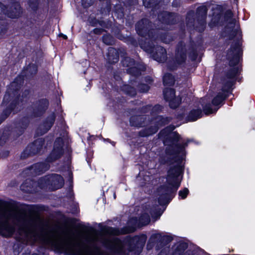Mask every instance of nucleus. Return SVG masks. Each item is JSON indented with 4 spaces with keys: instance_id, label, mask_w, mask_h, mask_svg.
I'll return each instance as SVG.
<instances>
[{
    "instance_id": "obj_1",
    "label": "nucleus",
    "mask_w": 255,
    "mask_h": 255,
    "mask_svg": "<svg viewBox=\"0 0 255 255\" xmlns=\"http://www.w3.org/2000/svg\"><path fill=\"white\" fill-rule=\"evenodd\" d=\"M193 139L187 140L178 143L174 157H160V163L163 164H176L170 166L167 172L166 183L161 185L157 188L158 192V203L161 206L167 205L175 196L176 193L181 184L178 180L180 175H183L185 169V162L187 155L186 147Z\"/></svg>"
},
{
    "instance_id": "obj_2",
    "label": "nucleus",
    "mask_w": 255,
    "mask_h": 255,
    "mask_svg": "<svg viewBox=\"0 0 255 255\" xmlns=\"http://www.w3.org/2000/svg\"><path fill=\"white\" fill-rule=\"evenodd\" d=\"M242 41L237 38L233 41L227 51V59L229 61L230 68L224 72L222 85L226 92L233 91L238 80V77L242 71V66H238L243 61V49Z\"/></svg>"
},
{
    "instance_id": "obj_3",
    "label": "nucleus",
    "mask_w": 255,
    "mask_h": 255,
    "mask_svg": "<svg viewBox=\"0 0 255 255\" xmlns=\"http://www.w3.org/2000/svg\"><path fill=\"white\" fill-rule=\"evenodd\" d=\"M147 239L145 234L126 236L123 240L118 237L101 239L100 243L103 247L113 255H126L125 247L129 252L139 254L141 252Z\"/></svg>"
},
{
    "instance_id": "obj_4",
    "label": "nucleus",
    "mask_w": 255,
    "mask_h": 255,
    "mask_svg": "<svg viewBox=\"0 0 255 255\" xmlns=\"http://www.w3.org/2000/svg\"><path fill=\"white\" fill-rule=\"evenodd\" d=\"M50 105L47 98H39L31 103L28 108L29 116H23L15 121L14 127L12 129L13 136L17 138L21 136L28 128L30 118H41L46 114Z\"/></svg>"
},
{
    "instance_id": "obj_5",
    "label": "nucleus",
    "mask_w": 255,
    "mask_h": 255,
    "mask_svg": "<svg viewBox=\"0 0 255 255\" xmlns=\"http://www.w3.org/2000/svg\"><path fill=\"white\" fill-rule=\"evenodd\" d=\"M65 142L61 137H57L55 139L52 149L45 158V161L38 162L30 166L29 169L32 170L36 175H41L50 168L49 163H53L62 157L64 153V146Z\"/></svg>"
},
{
    "instance_id": "obj_6",
    "label": "nucleus",
    "mask_w": 255,
    "mask_h": 255,
    "mask_svg": "<svg viewBox=\"0 0 255 255\" xmlns=\"http://www.w3.org/2000/svg\"><path fill=\"white\" fill-rule=\"evenodd\" d=\"M24 83V79L20 76L16 77L13 81L10 83L6 89L5 94L4 95L2 104L8 106L10 102L17 96L19 97L18 104L16 105L15 108L12 112L14 114L17 113L20 111L18 106L20 104L22 103L23 100H28L30 98L31 91L30 89H26L22 92L21 96L20 94V90Z\"/></svg>"
},
{
    "instance_id": "obj_7",
    "label": "nucleus",
    "mask_w": 255,
    "mask_h": 255,
    "mask_svg": "<svg viewBox=\"0 0 255 255\" xmlns=\"http://www.w3.org/2000/svg\"><path fill=\"white\" fill-rule=\"evenodd\" d=\"M174 128V126L171 125L161 129L158 133V138L166 146V155L172 157H174L178 143L182 139L181 135L177 131H173Z\"/></svg>"
},
{
    "instance_id": "obj_8",
    "label": "nucleus",
    "mask_w": 255,
    "mask_h": 255,
    "mask_svg": "<svg viewBox=\"0 0 255 255\" xmlns=\"http://www.w3.org/2000/svg\"><path fill=\"white\" fill-rule=\"evenodd\" d=\"M189 50L190 51L188 53L187 45L183 40H180L177 43L175 49L173 67H177L178 66L185 64L187 60L188 54L192 61L196 60L198 53L196 45L194 42L191 44Z\"/></svg>"
},
{
    "instance_id": "obj_9",
    "label": "nucleus",
    "mask_w": 255,
    "mask_h": 255,
    "mask_svg": "<svg viewBox=\"0 0 255 255\" xmlns=\"http://www.w3.org/2000/svg\"><path fill=\"white\" fill-rule=\"evenodd\" d=\"M52 249L56 253H64L65 255H81L80 250H74L75 248L81 247L79 243H72L68 240L59 241H47Z\"/></svg>"
},
{
    "instance_id": "obj_10",
    "label": "nucleus",
    "mask_w": 255,
    "mask_h": 255,
    "mask_svg": "<svg viewBox=\"0 0 255 255\" xmlns=\"http://www.w3.org/2000/svg\"><path fill=\"white\" fill-rule=\"evenodd\" d=\"M38 184L41 189H48L50 191H54L63 187L64 180L61 175L52 173L41 177Z\"/></svg>"
},
{
    "instance_id": "obj_11",
    "label": "nucleus",
    "mask_w": 255,
    "mask_h": 255,
    "mask_svg": "<svg viewBox=\"0 0 255 255\" xmlns=\"http://www.w3.org/2000/svg\"><path fill=\"white\" fill-rule=\"evenodd\" d=\"M154 120H155L154 125L145 128L138 132V135L139 137H148L156 133L160 128L168 125L172 121V118L158 115L154 118Z\"/></svg>"
},
{
    "instance_id": "obj_12",
    "label": "nucleus",
    "mask_w": 255,
    "mask_h": 255,
    "mask_svg": "<svg viewBox=\"0 0 255 255\" xmlns=\"http://www.w3.org/2000/svg\"><path fill=\"white\" fill-rule=\"evenodd\" d=\"M22 7L16 0L11 1L9 5L4 4L0 1V20H3L4 15L11 19L18 18L22 14Z\"/></svg>"
},
{
    "instance_id": "obj_13",
    "label": "nucleus",
    "mask_w": 255,
    "mask_h": 255,
    "mask_svg": "<svg viewBox=\"0 0 255 255\" xmlns=\"http://www.w3.org/2000/svg\"><path fill=\"white\" fill-rule=\"evenodd\" d=\"M45 140L43 137L37 138L27 144L20 154V159H25L29 157L41 154L43 149L46 148Z\"/></svg>"
},
{
    "instance_id": "obj_14",
    "label": "nucleus",
    "mask_w": 255,
    "mask_h": 255,
    "mask_svg": "<svg viewBox=\"0 0 255 255\" xmlns=\"http://www.w3.org/2000/svg\"><path fill=\"white\" fill-rule=\"evenodd\" d=\"M136 33L141 37L152 38L154 36V29L152 22L148 18H142L135 24Z\"/></svg>"
},
{
    "instance_id": "obj_15",
    "label": "nucleus",
    "mask_w": 255,
    "mask_h": 255,
    "mask_svg": "<svg viewBox=\"0 0 255 255\" xmlns=\"http://www.w3.org/2000/svg\"><path fill=\"white\" fill-rule=\"evenodd\" d=\"M16 204V202L14 201L13 203H10L0 199V207L11 206L15 207ZM3 217V215L0 213V235L4 237H10L14 233L15 228L7 221H2Z\"/></svg>"
},
{
    "instance_id": "obj_16",
    "label": "nucleus",
    "mask_w": 255,
    "mask_h": 255,
    "mask_svg": "<svg viewBox=\"0 0 255 255\" xmlns=\"http://www.w3.org/2000/svg\"><path fill=\"white\" fill-rule=\"evenodd\" d=\"M102 232L108 235L118 236L122 235H127L135 232L136 229L133 226H126L120 229L107 225H103L102 223L98 225Z\"/></svg>"
},
{
    "instance_id": "obj_17",
    "label": "nucleus",
    "mask_w": 255,
    "mask_h": 255,
    "mask_svg": "<svg viewBox=\"0 0 255 255\" xmlns=\"http://www.w3.org/2000/svg\"><path fill=\"white\" fill-rule=\"evenodd\" d=\"M144 49L152 55L154 60L158 62H164L167 60V51L162 46L155 47L152 43L145 42Z\"/></svg>"
},
{
    "instance_id": "obj_18",
    "label": "nucleus",
    "mask_w": 255,
    "mask_h": 255,
    "mask_svg": "<svg viewBox=\"0 0 255 255\" xmlns=\"http://www.w3.org/2000/svg\"><path fill=\"white\" fill-rule=\"evenodd\" d=\"M56 116L54 112L48 115L38 126L36 133L38 135H43L46 133L54 125Z\"/></svg>"
},
{
    "instance_id": "obj_19",
    "label": "nucleus",
    "mask_w": 255,
    "mask_h": 255,
    "mask_svg": "<svg viewBox=\"0 0 255 255\" xmlns=\"http://www.w3.org/2000/svg\"><path fill=\"white\" fill-rule=\"evenodd\" d=\"M158 20L162 24L172 25L177 22V14L174 12L162 11L158 14Z\"/></svg>"
},
{
    "instance_id": "obj_20",
    "label": "nucleus",
    "mask_w": 255,
    "mask_h": 255,
    "mask_svg": "<svg viewBox=\"0 0 255 255\" xmlns=\"http://www.w3.org/2000/svg\"><path fill=\"white\" fill-rule=\"evenodd\" d=\"M126 34H124L120 29L117 30L115 32L116 37L119 40L126 43L127 45L136 48L138 45V41L135 37L131 35L130 31L126 29Z\"/></svg>"
},
{
    "instance_id": "obj_21",
    "label": "nucleus",
    "mask_w": 255,
    "mask_h": 255,
    "mask_svg": "<svg viewBox=\"0 0 255 255\" xmlns=\"http://www.w3.org/2000/svg\"><path fill=\"white\" fill-rule=\"evenodd\" d=\"M64 222L67 224L73 227H76L77 228L85 232H95L96 229L91 226H86L84 224L79 223L76 225V222L78 220L75 218L66 217L63 215Z\"/></svg>"
},
{
    "instance_id": "obj_22",
    "label": "nucleus",
    "mask_w": 255,
    "mask_h": 255,
    "mask_svg": "<svg viewBox=\"0 0 255 255\" xmlns=\"http://www.w3.org/2000/svg\"><path fill=\"white\" fill-rule=\"evenodd\" d=\"M37 184L33 179H26L20 185V190L26 193H36L38 192Z\"/></svg>"
},
{
    "instance_id": "obj_23",
    "label": "nucleus",
    "mask_w": 255,
    "mask_h": 255,
    "mask_svg": "<svg viewBox=\"0 0 255 255\" xmlns=\"http://www.w3.org/2000/svg\"><path fill=\"white\" fill-rule=\"evenodd\" d=\"M130 11L126 8L124 4H116L114 8V14L116 18L121 20L122 22H124V19L126 18V16L129 17L130 14Z\"/></svg>"
},
{
    "instance_id": "obj_24",
    "label": "nucleus",
    "mask_w": 255,
    "mask_h": 255,
    "mask_svg": "<svg viewBox=\"0 0 255 255\" xmlns=\"http://www.w3.org/2000/svg\"><path fill=\"white\" fill-rule=\"evenodd\" d=\"M19 97L17 95L10 102V104L5 107L0 114V125L10 116L12 112L18 104Z\"/></svg>"
},
{
    "instance_id": "obj_25",
    "label": "nucleus",
    "mask_w": 255,
    "mask_h": 255,
    "mask_svg": "<svg viewBox=\"0 0 255 255\" xmlns=\"http://www.w3.org/2000/svg\"><path fill=\"white\" fill-rule=\"evenodd\" d=\"M84 242L89 245L91 249L87 251L88 255H104V253L101 248L96 243L95 240L91 238L85 239Z\"/></svg>"
},
{
    "instance_id": "obj_26",
    "label": "nucleus",
    "mask_w": 255,
    "mask_h": 255,
    "mask_svg": "<svg viewBox=\"0 0 255 255\" xmlns=\"http://www.w3.org/2000/svg\"><path fill=\"white\" fill-rule=\"evenodd\" d=\"M173 238L170 235L162 236L161 234H152L149 239L152 242L157 241L162 246H165L172 241Z\"/></svg>"
},
{
    "instance_id": "obj_27",
    "label": "nucleus",
    "mask_w": 255,
    "mask_h": 255,
    "mask_svg": "<svg viewBox=\"0 0 255 255\" xmlns=\"http://www.w3.org/2000/svg\"><path fill=\"white\" fill-rule=\"evenodd\" d=\"M222 92H219L214 97L212 100V104L215 106H218L221 104H224L225 100L228 98L230 95L233 94V91L226 92L223 90V86L221 89Z\"/></svg>"
},
{
    "instance_id": "obj_28",
    "label": "nucleus",
    "mask_w": 255,
    "mask_h": 255,
    "mask_svg": "<svg viewBox=\"0 0 255 255\" xmlns=\"http://www.w3.org/2000/svg\"><path fill=\"white\" fill-rule=\"evenodd\" d=\"M146 70V66L142 63L137 62L135 65L128 68L127 72L132 76L138 77L141 74L142 72Z\"/></svg>"
},
{
    "instance_id": "obj_29",
    "label": "nucleus",
    "mask_w": 255,
    "mask_h": 255,
    "mask_svg": "<svg viewBox=\"0 0 255 255\" xmlns=\"http://www.w3.org/2000/svg\"><path fill=\"white\" fill-rule=\"evenodd\" d=\"M146 118L141 115H132L129 119L131 127L141 128L144 126Z\"/></svg>"
},
{
    "instance_id": "obj_30",
    "label": "nucleus",
    "mask_w": 255,
    "mask_h": 255,
    "mask_svg": "<svg viewBox=\"0 0 255 255\" xmlns=\"http://www.w3.org/2000/svg\"><path fill=\"white\" fill-rule=\"evenodd\" d=\"M203 116L202 110L200 108L193 109L188 113L185 118L186 122H195Z\"/></svg>"
},
{
    "instance_id": "obj_31",
    "label": "nucleus",
    "mask_w": 255,
    "mask_h": 255,
    "mask_svg": "<svg viewBox=\"0 0 255 255\" xmlns=\"http://www.w3.org/2000/svg\"><path fill=\"white\" fill-rule=\"evenodd\" d=\"M107 60L111 64H115L119 61V52L115 48L110 47L108 48Z\"/></svg>"
},
{
    "instance_id": "obj_32",
    "label": "nucleus",
    "mask_w": 255,
    "mask_h": 255,
    "mask_svg": "<svg viewBox=\"0 0 255 255\" xmlns=\"http://www.w3.org/2000/svg\"><path fill=\"white\" fill-rule=\"evenodd\" d=\"M38 72V66L35 63H29L26 67L25 76L28 79L33 78Z\"/></svg>"
},
{
    "instance_id": "obj_33",
    "label": "nucleus",
    "mask_w": 255,
    "mask_h": 255,
    "mask_svg": "<svg viewBox=\"0 0 255 255\" xmlns=\"http://www.w3.org/2000/svg\"><path fill=\"white\" fill-rule=\"evenodd\" d=\"M188 247V243L183 241H180L178 243L171 255H186V254L184 253V252Z\"/></svg>"
},
{
    "instance_id": "obj_34",
    "label": "nucleus",
    "mask_w": 255,
    "mask_h": 255,
    "mask_svg": "<svg viewBox=\"0 0 255 255\" xmlns=\"http://www.w3.org/2000/svg\"><path fill=\"white\" fill-rule=\"evenodd\" d=\"M165 101L168 103L169 107L170 109L175 110L177 109L181 104L182 98L179 96H175L171 99Z\"/></svg>"
},
{
    "instance_id": "obj_35",
    "label": "nucleus",
    "mask_w": 255,
    "mask_h": 255,
    "mask_svg": "<svg viewBox=\"0 0 255 255\" xmlns=\"http://www.w3.org/2000/svg\"><path fill=\"white\" fill-rule=\"evenodd\" d=\"M25 208L21 209L22 212H28L29 213H38L42 210V207L38 205H23Z\"/></svg>"
},
{
    "instance_id": "obj_36",
    "label": "nucleus",
    "mask_w": 255,
    "mask_h": 255,
    "mask_svg": "<svg viewBox=\"0 0 255 255\" xmlns=\"http://www.w3.org/2000/svg\"><path fill=\"white\" fill-rule=\"evenodd\" d=\"M161 0H143V5L146 8L154 10L158 8Z\"/></svg>"
},
{
    "instance_id": "obj_37",
    "label": "nucleus",
    "mask_w": 255,
    "mask_h": 255,
    "mask_svg": "<svg viewBox=\"0 0 255 255\" xmlns=\"http://www.w3.org/2000/svg\"><path fill=\"white\" fill-rule=\"evenodd\" d=\"M207 8L206 6L201 5L196 9V19H206L207 14Z\"/></svg>"
},
{
    "instance_id": "obj_38",
    "label": "nucleus",
    "mask_w": 255,
    "mask_h": 255,
    "mask_svg": "<svg viewBox=\"0 0 255 255\" xmlns=\"http://www.w3.org/2000/svg\"><path fill=\"white\" fill-rule=\"evenodd\" d=\"M175 78L171 73H167L163 77V84L164 86H171L174 84Z\"/></svg>"
},
{
    "instance_id": "obj_39",
    "label": "nucleus",
    "mask_w": 255,
    "mask_h": 255,
    "mask_svg": "<svg viewBox=\"0 0 255 255\" xmlns=\"http://www.w3.org/2000/svg\"><path fill=\"white\" fill-rule=\"evenodd\" d=\"M175 90L172 88H165L163 90V98L165 101L171 99L175 95Z\"/></svg>"
},
{
    "instance_id": "obj_40",
    "label": "nucleus",
    "mask_w": 255,
    "mask_h": 255,
    "mask_svg": "<svg viewBox=\"0 0 255 255\" xmlns=\"http://www.w3.org/2000/svg\"><path fill=\"white\" fill-rule=\"evenodd\" d=\"M197 24L195 27V29L200 32L202 33L204 31L206 27V19H196Z\"/></svg>"
},
{
    "instance_id": "obj_41",
    "label": "nucleus",
    "mask_w": 255,
    "mask_h": 255,
    "mask_svg": "<svg viewBox=\"0 0 255 255\" xmlns=\"http://www.w3.org/2000/svg\"><path fill=\"white\" fill-rule=\"evenodd\" d=\"M136 62H137L133 58L128 56L123 57L121 61L123 66L128 67V68L135 65Z\"/></svg>"
},
{
    "instance_id": "obj_42",
    "label": "nucleus",
    "mask_w": 255,
    "mask_h": 255,
    "mask_svg": "<svg viewBox=\"0 0 255 255\" xmlns=\"http://www.w3.org/2000/svg\"><path fill=\"white\" fill-rule=\"evenodd\" d=\"M212 103L211 104L210 103H208L206 104L204 106H203L202 112H203L205 115L209 116L211 114L216 113L217 111H218L219 108H215L214 109H213L212 108Z\"/></svg>"
},
{
    "instance_id": "obj_43",
    "label": "nucleus",
    "mask_w": 255,
    "mask_h": 255,
    "mask_svg": "<svg viewBox=\"0 0 255 255\" xmlns=\"http://www.w3.org/2000/svg\"><path fill=\"white\" fill-rule=\"evenodd\" d=\"M232 30L228 33L229 39L231 40H234L233 41H234V40H236L237 38H239V39L242 42V34L241 30H240L239 31V36L234 39L239 31L237 29L234 28V26L232 27Z\"/></svg>"
},
{
    "instance_id": "obj_44",
    "label": "nucleus",
    "mask_w": 255,
    "mask_h": 255,
    "mask_svg": "<svg viewBox=\"0 0 255 255\" xmlns=\"http://www.w3.org/2000/svg\"><path fill=\"white\" fill-rule=\"evenodd\" d=\"M27 4L31 11L36 13L39 9V0H28Z\"/></svg>"
},
{
    "instance_id": "obj_45",
    "label": "nucleus",
    "mask_w": 255,
    "mask_h": 255,
    "mask_svg": "<svg viewBox=\"0 0 255 255\" xmlns=\"http://www.w3.org/2000/svg\"><path fill=\"white\" fill-rule=\"evenodd\" d=\"M100 1L103 2L101 10L102 12H105L109 14L111 10V0H99Z\"/></svg>"
},
{
    "instance_id": "obj_46",
    "label": "nucleus",
    "mask_w": 255,
    "mask_h": 255,
    "mask_svg": "<svg viewBox=\"0 0 255 255\" xmlns=\"http://www.w3.org/2000/svg\"><path fill=\"white\" fill-rule=\"evenodd\" d=\"M123 90L125 93L130 96H134L136 95L135 89L129 85H125L123 87Z\"/></svg>"
},
{
    "instance_id": "obj_47",
    "label": "nucleus",
    "mask_w": 255,
    "mask_h": 255,
    "mask_svg": "<svg viewBox=\"0 0 255 255\" xmlns=\"http://www.w3.org/2000/svg\"><path fill=\"white\" fill-rule=\"evenodd\" d=\"M124 6L130 11L131 9H134V6L137 3V0H124L123 1Z\"/></svg>"
},
{
    "instance_id": "obj_48",
    "label": "nucleus",
    "mask_w": 255,
    "mask_h": 255,
    "mask_svg": "<svg viewBox=\"0 0 255 255\" xmlns=\"http://www.w3.org/2000/svg\"><path fill=\"white\" fill-rule=\"evenodd\" d=\"M163 107L159 104H156L151 107L150 115L152 116L156 115L161 112Z\"/></svg>"
},
{
    "instance_id": "obj_49",
    "label": "nucleus",
    "mask_w": 255,
    "mask_h": 255,
    "mask_svg": "<svg viewBox=\"0 0 255 255\" xmlns=\"http://www.w3.org/2000/svg\"><path fill=\"white\" fill-rule=\"evenodd\" d=\"M9 133L8 131L4 130L1 134H0V145L3 146L7 142L9 138Z\"/></svg>"
},
{
    "instance_id": "obj_50",
    "label": "nucleus",
    "mask_w": 255,
    "mask_h": 255,
    "mask_svg": "<svg viewBox=\"0 0 255 255\" xmlns=\"http://www.w3.org/2000/svg\"><path fill=\"white\" fill-rule=\"evenodd\" d=\"M137 88L140 93H146L149 90L150 87L148 84L140 83L137 85Z\"/></svg>"
},
{
    "instance_id": "obj_51",
    "label": "nucleus",
    "mask_w": 255,
    "mask_h": 255,
    "mask_svg": "<svg viewBox=\"0 0 255 255\" xmlns=\"http://www.w3.org/2000/svg\"><path fill=\"white\" fill-rule=\"evenodd\" d=\"M189 194V189L184 187L183 189L179 190L178 192L179 199H185Z\"/></svg>"
},
{
    "instance_id": "obj_52",
    "label": "nucleus",
    "mask_w": 255,
    "mask_h": 255,
    "mask_svg": "<svg viewBox=\"0 0 255 255\" xmlns=\"http://www.w3.org/2000/svg\"><path fill=\"white\" fill-rule=\"evenodd\" d=\"M69 182V190H71L72 192H73V173L71 171H70L68 172V179ZM72 196H73V193H72Z\"/></svg>"
},
{
    "instance_id": "obj_53",
    "label": "nucleus",
    "mask_w": 255,
    "mask_h": 255,
    "mask_svg": "<svg viewBox=\"0 0 255 255\" xmlns=\"http://www.w3.org/2000/svg\"><path fill=\"white\" fill-rule=\"evenodd\" d=\"M95 0H81L82 6L84 8H88L92 5Z\"/></svg>"
},
{
    "instance_id": "obj_54",
    "label": "nucleus",
    "mask_w": 255,
    "mask_h": 255,
    "mask_svg": "<svg viewBox=\"0 0 255 255\" xmlns=\"http://www.w3.org/2000/svg\"><path fill=\"white\" fill-rule=\"evenodd\" d=\"M233 12L231 9H227L224 13V18L226 21H228L229 19L233 17Z\"/></svg>"
},
{
    "instance_id": "obj_55",
    "label": "nucleus",
    "mask_w": 255,
    "mask_h": 255,
    "mask_svg": "<svg viewBox=\"0 0 255 255\" xmlns=\"http://www.w3.org/2000/svg\"><path fill=\"white\" fill-rule=\"evenodd\" d=\"M152 105L150 104L146 105L141 107L139 109L140 113L142 114H146L151 112Z\"/></svg>"
},
{
    "instance_id": "obj_56",
    "label": "nucleus",
    "mask_w": 255,
    "mask_h": 255,
    "mask_svg": "<svg viewBox=\"0 0 255 255\" xmlns=\"http://www.w3.org/2000/svg\"><path fill=\"white\" fill-rule=\"evenodd\" d=\"M111 36L109 35H104L102 37L103 42L107 45H111Z\"/></svg>"
},
{
    "instance_id": "obj_57",
    "label": "nucleus",
    "mask_w": 255,
    "mask_h": 255,
    "mask_svg": "<svg viewBox=\"0 0 255 255\" xmlns=\"http://www.w3.org/2000/svg\"><path fill=\"white\" fill-rule=\"evenodd\" d=\"M36 22V19L35 18H32V17L29 18L27 19L26 23L27 25L30 28H32Z\"/></svg>"
},
{
    "instance_id": "obj_58",
    "label": "nucleus",
    "mask_w": 255,
    "mask_h": 255,
    "mask_svg": "<svg viewBox=\"0 0 255 255\" xmlns=\"http://www.w3.org/2000/svg\"><path fill=\"white\" fill-rule=\"evenodd\" d=\"M16 217H18L16 218V220L18 222H22L24 226H25L27 224L30 223L29 221H27L25 220L22 217L23 216L21 215L16 216Z\"/></svg>"
},
{
    "instance_id": "obj_59",
    "label": "nucleus",
    "mask_w": 255,
    "mask_h": 255,
    "mask_svg": "<svg viewBox=\"0 0 255 255\" xmlns=\"http://www.w3.org/2000/svg\"><path fill=\"white\" fill-rule=\"evenodd\" d=\"M144 81L146 83V84H148L150 86L152 84L153 80L151 76H146L144 77Z\"/></svg>"
},
{
    "instance_id": "obj_60",
    "label": "nucleus",
    "mask_w": 255,
    "mask_h": 255,
    "mask_svg": "<svg viewBox=\"0 0 255 255\" xmlns=\"http://www.w3.org/2000/svg\"><path fill=\"white\" fill-rule=\"evenodd\" d=\"M104 31V29L102 28H95L93 30V32L97 35H101L103 31Z\"/></svg>"
},
{
    "instance_id": "obj_61",
    "label": "nucleus",
    "mask_w": 255,
    "mask_h": 255,
    "mask_svg": "<svg viewBox=\"0 0 255 255\" xmlns=\"http://www.w3.org/2000/svg\"><path fill=\"white\" fill-rule=\"evenodd\" d=\"M140 221H144V222H145L144 225H147L150 222V218L148 215L142 216L140 217Z\"/></svg>"
},
{
    "instance_id": "obj_62",
    "label": "nucleus",
    "mask_w": 255,
    "mask_h": 255,
    "mask_svg": "<svg viewBox=\"0 0 255 255\" xmlns=\"http://www.w3.org/2000/svg\"><path fill=\"white\" fill-rule=\"evenodd\" d=\"M181 5L180 0H173L172 2V6L173 7L178 8Z\"/></svg>"
},
{
    "instance_id": "obj_63",
    "label": "nucleus",
    "mask_w": 255,
    "mask_h": 255,
    "mask_svg": "<svg viewBox=\"0 0 255 255\" xmlns=\"http://www.w3.org/2000/svg\"><path fill=\"white\" fill-rule=\"evenodd\" d=\"M185 116L184 113H178L176 115V118L179 121H182Z\"/></svg>"
},
{
    "instance_id": "obj_64",
    "label": "nucleus",
    "mask_w": 255,
    "mask_h": 255,
    "mask_svg": "<svg viewBox=\"0 0 255 255\" xmlns=\"http://www.w3.org/2000/svg\"><path fill=\"white\" fill-rule=\"evenodd\" d=\"M99 20L97 19L96 18H94L90 21L91 25L93 26H96L99 23Z\"/></svg>"
}]
</instances>
